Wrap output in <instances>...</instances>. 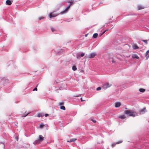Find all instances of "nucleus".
<instances>
[{
	"instance_id": "f257e3e1",
	"label": "nucleus",
	"mask_w": 149,
	"mask_h": 149,
	"mask_svg": "<svg viewBox=\"0 0 149 149\" xmlns=\"http://www.w3.org/2000/svg\"><path fill=\"white\" fill-rule=\"evenodd\" d=\"M125 113L127 115L129 114L130 116L133 117H135L137 115L136 113L133 112L131 110H126L125 111Z\"/></svg>"
},
{
	"instance_id": "f03ea898",
	"label": "nucleus",
	"mask_w": 149,
	"mask_h": 149,
	"mask_svg": "<svg viewBox=\"0 0 149 149\" xmlns=\"http://www.w3.org/2000/svg\"><path fill=\"white\" fill-rule=\"evenodd\" d=\"M44 137L41 135H39V139L36 140L33 143V144L36 145L39 144L40 142L44 140Z\"/></svg>"
},
{
	"instance_id": "7ed1b4c3",
	"label": "nucleus",
	"mask_w": 149,
	"mask_h": 149,
	"mask_svg": "<svg viewBox=\"0 0 149 149\" xmlns=\"http://www.w3.org/2000/svg\"><path fill=\"white\" fill-rule=\"evenodd\" d=\"M74 1H71L69 2L68 3H70V4L63 11L61 12L60 13V14H63L64 13H65L68 11V9L70 8V6L73 3Z\"/></svg>"
},
{
	"instance_id": "20e7f679",
	"label": "nucleus",
	"mask_w": 149,
	"mask_h": 149,
	"mask_svg": "<svg viewBox=\"0 0 149 149\" xmlns=\"http://www.w3.org/2000/svg\"><path fill=\"white\" fill-rule=\"evenodd\" d=\"M112 85L108 83H106L105 84L102 86V88L104 89H106L110 87Z\"/></svg>"
},
{
	"instance_id": "39448f33",
	"label": "nucleus",
	"mask_w": 149,
	"mask_h": 149,
	"mask_svg": "<svg viewBox=\"0 0 149 149\" xmlns=\"http://www.w3.org/2000/svg\"><path fill=\"white\" fill-rule=\"evenodd\" d=\"M146 111V108H144L143 109H141L139 111L140 114H142L145 113Z\"/></svg>"
},
{
	"instance_id": "423d86ee",
	"label": "nucleus",
	"mask_w": 149,
	"mask_h": 149,
	"mask_svg": "<svg viewBox=\"0 0 149 149\" xmlns=\"http://www.w3.org/2000/svg\"><path fill=\"white\" fill-rule=\"evenodd\" d=\"M122 142V141H119L117 142H116V143H112L111 144L112 146V147H113L115 146L116 144H119V143H121Z\"/></svg>"
},
{
	"instance_id": "0eeeda50",
	"label": "nucleus",
	"mask_w": 149,
	"mask_h": 149,
	"mask_svg": "<svg viewBox=\"0 0 149 149\" xmlns=\"http://www.w3.org/2000/svg\"><path fill=\"white\" fill-rule=\"evenodd\" d=\"M95 55V53H91L90 54L89 56L88 57L89 58H93Z\"/></svg>"
},
{
	"instance_id": "6e6552de",
	"label": "nucleus",
	"mask_w": 149,
	"mask_h": 149,
	"mask_svg": "<svg viewBox=\"0 0 149 149\" xmlns=\"http://www.w3.org/2000/svg\"><path fill=\"white\" fill-rule=\"evenodd\" d=\"M121 105V103L120 102H117L115 103V107L118 108Z\"/></svg>"
},
{
	"instance_id": "1a4fd4ad",
	"label": "nucleus",
	"mask_w": 149,
	"mask_h": 149,
	"mask_svg": "<svg viewBox=\"0 0 149 149\" xmlns=\"http://www.w3.org/2000/svg\"><path fill=\"white\" fill-rule=\"evenodd\" d=\"M132 57L133 58H135L137 59H138L139 58L137 55L136 54H133L132 55Z\"/></svg>"
},
{
	"instance_id": "9d476101",
	"label": "nucleus",
	"mask_w": 149,
	"mask_h": 149,
	"mask_svg": "<svg viewBox=\"0 0 149 149\" xmlns=\"http://www.w3.org/2000/svg\"><path fill=\"white\" fill-rule=\"evenodd\" d=\"M58 15L54 14H49V17L50 18H51L53 17H56Z\"/></svg>"
},
{
	"instance_id": "9b49d317",
	"label": "nucleus",
	"mask_w": 149,
	"mask_h": 149,
	"mask_svg": "<svg viewBox=\"0 0 149 149\" xmlns=\"http://www.w3.org/2000/svg\"><path fill=\"white\" fill-rule=\"evenodd\" d=\"M6 4L8 5H10L12 4V2L11 1L9 0H7L6 1Z\"/></svg>"
},
{
	"instance_id": "f8f14e48",
	"label": "nucleus",
	"mask_w": 149,
	"mask_h": 149,
	"mask_svg": "<svg viewBox=\"0 0 149 149\" xmlns=\"http://www.w3.org/2000/svg\"><path fill=\"white\" fill-rule=\"evenodd\" d=\"M76 139H74V138L72 139H70V140L68 141L67 142H74V141H75L76 140Z\"/></svg>"
},
{
	"instance_id": "ddd939ff",
	"label": "nucleus",
	"mask_w": 149,
	"mask_h": 149,
	"mask_svg": "<svg viewBox=\"0 0 149 149\" xmlns=\"http://www.w3.org/2000/svg\"><path fill=\"white\" fill-rule=\"evenodd\" d=\"M139 90L140 92H141V93H143L145 91V89H144L143 88H140L139 89Z\"/></svg>"
},
{
	"instance_id": "4468645a",
	"label": "nucleus",
	"mask_w": 149,
	"mask_h": 149,
	"mask_svg": "<svg viewBox=\"0 0 149 149\" xmlns=\"http://www.w3.org/2000/svg\"><path fill=\"white\" fill-rule=\"evenodd\" d=\"M125 118V116L124 115H121L119 116L118 118H120L121 119H124Z\"/></svg>"
},
{
	"instance_id": "2eb2a0df",
	"label": "nucleus",
	"mask_w": 149,
	"mask_h": 149,
	"mask_svg": "<svg viewBox=\"0 0 149 149\" xmlns=\"http://www.w3.org/2000/svg\"><path fill=\"white\" fill-rule=\"evenodd\" d=\"M133 48L134 49H137L139 48V47L136 45H134L133 46Z\"/></svg>"
},
{
	"instance_id": "dca6fc26",
	"label": "nucleus",
	"mask_w": 149,
	"mask_h": 149,
	"mask_svg": "<svg viewBox=\"0 0 149 149\" xmlns=\"http://www.w3.org/2000/svg\"><path fill=\"white\" fill-rule=\"evenodd\" d=\"M98 36V34L97 33H95L93 34V37L94 38H96Z\"/></svg>"
},
{
	"instance_id": "f3484780",
	"label": "nucleus",
	"mask_w": 149,
	"mask_h": 149,
	"mask_svg": "<svg viewBox=\"0 0 149 149\" xmlns=\"http://www.w3.org/2000/svg\"><path fill=\"white\" fill-rule=\"evenodd\" d=\"M144 8V7H143L142 6H138V9L139 10L143 9Z\"/></svg>"
},
{
	"instance_id": "a211bd4d",
	"label": "nucleus",
	"mask_w": 149,
	"mask_h": 149,
	"mask_svg": "<svg viewBox=\"0 0 149 149\" xmlns=\"http://www.w3.org/2000/svg\"><path fill=\"white\" fill-rule=\"evenodd\" d=\"M44 116V114H38L37 115V116L38 117H42L43 116Z\"/></svg>"
},
{
	"instance_id": "6ab92c4d",
	"label": "nucleus",
	"mask_w": 149,
	"mask_h": 149,
	"mask_svg": "<svg viewBox=\"0 0 149 149\" xmlns=\"http://www.w3.org/2000/svg\"><path fill=\"white\" fill-rule=\"evenodd\" d=\"M72 69L74 71H75L77 70V68L76 66H74L72 67Z\"/></svg>"
},
{
	"instance_id": "aec40b11",
	"label": "nucleus",
	"mask_w": 149,
	"mask_h": 149,
	"mask_svg": "<svg viewBox=\"0 0 149 149\" xmlns=\"http://www.w3.org/2000/svg\"><path fill=\"white\" fill-rule=\"evenodd\" d=\"M60 109L63 110H65V107L64 106H61L60 107Z\"/></svg>"
},
{
	"instance_id": "412c9836",
	"label": "nucleus",
	"mask_w": 149,
	"mask_h": 149,
	"mask_svg": "<svg viewBox=\"0 0 149 149\" xmlns=\"http://www.w3.org/2000/svg\"><path fill=\"white\" fill-rule=\"evenodd\" d=\"M51 30L52 32H54V31H56L55 29L54 28H53L52 27L51 28Z\"/></svg>"
},
{
	"instance_id": "4be33fe9",
	"label": "nucleus",
	"mask_w": 149,
	"mask_h": 149,
	"mask_svg": "<svg viewBox=\"0 0 149 149\" xmlns=\"http://www.w3.org/2000/svg\"><path fill=\"white\" fill-rule=\"evenodd\" d=\"M44 18V17H42V16L40 17H38V19L39 20H40L43 19V18Z\"/></svg>"
},
{
	"instance_id": "5701e85b",
	"label": "nucleus",
	"mask_w": 149,
	"mask_h": 149,
	"mask_svg": "<svg viewBox=\"0 0 149 149\" xmlns=\"http://www.w3.org/2000/svg\"><path fill=\"white\" fill-rule=\"evenodd\" d=\"M44 126V125L43 124H41L40 125L39 127L40 128H41L43 127Z\"/></svg>"
},
{
	"instance_id": "b1692460",
	"label": "nucleus",
	"mask_w": 149,
	"mask_h": 149,
	"mask_svg": "<svg viewBox=\"0 0 149 149\" xmlns=\"http://www.w3.org/2000/svg\"><path fill=\"white\" fill-rule=\"evenodd\" d=\"M149 52V49L147 51V52H146V56H148V53Z\"/></svg>"
},
{
	"instance_id": "393cba45",
	"label": "nucleus",
	"mask_w": 149,
	"mask_h": 149,
	"mask_svg": "<svg viewBox=\"0 0 149 149\" xmlns=\"http://www.w3.org/2000/svg\"><path fill=\"white\" fill-rule=\"evenodd\" d=\"M142 41L145 42L146 44H147L148 40H143Z\"/></svg>"
},
{
	"instance_id": "a878e982",
	"label": "nucleus",
	"mask_w": 149,
	"mask_h": 149,
	"mask_svg": "<svg viewBox=\"0 0 149 149\" xmlns=\"http://www.w3.org/2000/svg\"><path fill=\"white\" fill-rule=\"evenodd\" d=\"M37 86H38V85H37V86H36V88L33 90V91H37Z\"/></svg>"
},
{
	"instance_id": "bb28decb",
	"label": "nucleus",
	"mask_w": 149,
	"mask_h": 149,
	"mask_svg": "<svg viewBox=\"0 0 149 149\" xmlns=\"http://www.w3.org/2000/svg\"><path fill=\"white\" fill-rule=\"evenodd\" d=\"M59 105L60 106L63 104V102H59Z\"/></svg>"
},
{
	"instance_id": "cd10ccee",
	"label": "nucleus",
	"mask_w": 149,
	"mask_h": 149,
	"mask_svg": "<svg viewBox=\"0 0 149 149\" xmlns=\"http://www.w3.org/2000/svg\"><path fill=\"white\" fill-rule=\"evenodd\" d=\"M101 89V88L100 87H98L97 88V90L99 91Z\"/></svg>"
},
{
	"instance_id": "c85d7f7f",
	"label": "nucleus",
	"mask_w": 149,
	"mask_h": 149,
	"mask_svg": "<svg viewBox=\"0 0 149 149\" xmlns=\"http://www.w3.org/2000/svg\"><path fill=\"white\" fill-rule=\"evenodd\" d=\"M84 55V53H82L81 54L80 56L81 57H83Z\"/></svg>"
},
{
	"instance_id": "c756f323",
	"label": "nucleus",
	"mask_w": 149,
	"mask_h": 149,
	"mask_svg": "<svg viewBox=\"0 0 149 149\" xmlns=\"http://www.w3.org/2000/svg\"><path fill=\"white\" fill-rule=\"evenodd\" d=\"M29 113H26V114H24V115L23 116L25 117V116H26L28 115V114H29Z\"/></svg>"
},
{
	"instance_id": "7c9ffc66",
	"label": "nucleus",
	"mask_w": 149,
	"mask_h": 149,
	"mask_svg": "<svg viewBox=\"0 0 149 149\" xmlns=\"http://www.w3.org/2000/svg\"><path fill=\"white\" fill-rule=\"evenodd\" d=\"M108 30V29H107L106 30H105L104 31L103 33L102 34H104L105 32H106V31H107Z\"/></svg>"
},
{
	"instance_id": "2f4dec72",
	"label": "nucleus",
	"mask_w": 149,
	"mask_h": 149,
	"mask_svg": "<svg viewBox=\"0 0 149 149\" xmlns=\"http://www.w3.org/2000/svg\"><path fill=\"white\" fill-rule=\"evenodd\" d=\"M92 120L94 123L96 122V121L95 120L92 119Z\"/></svg>"
},
{
	"instance_id": "473e14b6",
	"label": "nucleus",
	"mask_w": 149,
	"mask_h": 149,
	"mask_svg": "<svg viewBox=\"0 0 149 149\" xmlns=\"http://www.w3.org/2000/svg\"><path fill=\"white\" fill-rule=\"evenodd\" d=\"M48 116H49V115L48 114H45V116L46 117Z\"/></svg>"
},
{
	"instance_id": "72a5a7b5",
	"label": "nucleus",
	"mask_w": 149,
	"mask_h": 149,
	"mask_svg": "<svg viewBox=\"0 0 149 149\" xmlns=\"http://www.w3.org/2000/svg\"><path fill=\"white\" fill-rule=\"evenodd\" d=\"M148 54V55L146 56L147 59L149 57V54Z\"/></svg>"
},
{
	"instance_id": "f704fd0d",
	"label": "nucleus",
	"mask_w": 149,
	"mask_h": 149,
	"mask_svg": "<svg viewBox=\"0 0 149 149\" xmlns=\"http://www.w3.org/2000/svg\"><path fill=\"white\" fill-rule=\"evenodd\" d=\"M81 101H84V100H82V97H81Z\"/></svg>"
},
{
	"instance_id": "c9c22d12",
	"label": "nucleus",
	"mask_w": 149,
	"mask_h": 149,
	"mask_svg": "<svg viewBox=\"0 0 149 149\" xmlns=\"http://www.w3.org/2000/svg\"><path fill=\"white\" fill-rule=\"evenodd\" d=\"M79 56H79V55H77V58H79Z\"/></svg>"
},
{
	"instance_id": "e433bc0d",
	"label": "nucleus",
	"mask_w": 149,
	"mask_h": 149,
	"mask_svg": "<svg viewBox=\"0 0 149 149\" xmlns=\"http://www.w3.org/2000/svg\"><path fill=\"white\" fill-rule=\"evenodd\" d=\"M79 96V95H77L75 96V97H78Z\"/></svg>"
},
{
	"instance_id": "4c0bfd02",
	"label": "nucleus",
	"mask_w": 149,
	"mask_h": 149,
	"mask_svg": "<svg viewBox=\"0 0 149 149\" xmlns=\"http://www.w3.org/2000/svg\"><path fill=\"white\" fill-rule=\"evenodd\" d=\"M112 62H114V61H113V60L112 61Z\"/></svg>"
},
{
	"instance_id": "58836bf2",
	"label": "nucleus",
	"mask_w": 149,
	"mask_h": 149,
	"mask_svg": "<svg viewBox=\"0 0 149 149\" xmlns=\"http://www.w3.org/2000/svg\"><path fill=\"white\" fill-rule=\"evenodd\" d=\"M87 34H86V35H85V36H87Z\"/></svg>"
}]
</instances>
